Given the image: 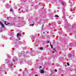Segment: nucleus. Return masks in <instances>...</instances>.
I'll return each instance as SVG.
<instances>
[{
	"mask_svg": "<svg viewBox=\"0 0 76 76\" xmlns=\"http://www.w3.org/2000/svg\"><path fill=\"white\" fill-rule=\"evenodd\" d=\"M0 24L1 25V26H2V28H4V25L3 23H2L1 22H0Z\"/></svg>",
	"mask_w": 76,
	"mask_h": 76,
	"instance_id": "obj_1",
	"label": "nucleus"
},
{
	"mask_svg": "<svg viewBox=\"0 0 76 76\" xmlns=\"http://www.w3.org/2000/svg\"><path fill=\"white\" fill-rule=\"evenodd\" d=\"M4 23L5 25H9V24H10V23H9L7 22L6 21H5Z\"/></svg>",
	"mask_w": 76,
	"mask_h": 76,
	"instance_id": "obj_2",
	"label": "nucleus"
},
{
	"mask_svg": "<svg viewBox=\"0 0 76 76\" xmlns=\"http://www.w3.org/2000/svg\"><path fill=\"white\" fill-rule=\"evenodd\" d=\"M17 36L18 37H19V36H21V33H18Z\"/></svg>",
	"mask_w": 76,
	"mask_h": 76,
	"instance_id": "obj_3",
	"label": "nucleus"
},
{
	"mask_svg": "<svg viewBox=\"0 0 76 76\" xmlns=\"http://www.w3.org/2000/svg\"><path fill=\"white\" fill-rule=\"evenodd\" d=\"M44 73V71L42 69L41 71V73Z\"/></svg>",
	"mask_w": 76,
	"mask_h": 76,
	"instance_id": "obj_4",
	"label": "nucleus"
},
{
	"mask_svg": "<svg viewBox=\"0 0 76 76\" xmlns=\"http://www.w3.org/2000/svg\"><path fill=\"white\" fill-rule=\"evenodd\" d=\"M29 25L30 26H34V23H33V24H30Z\"/></svg>",
	"mask_w": 76,
	"mask_h": 76,
	"instance_id": "obj_5",
	"label": "nucleus"
},
{
	"mask_svg": "<svg viewBox=\"0 0 76 76\" xmlns=\"http://www.w3.org/2000/svg\"><path fill=\"white\" fill-rule=\"evenodd\" d=\"M50 46H51V48H52V49H53V46L51 45V42H50Z\"/></svg>",
	"mask_w": 76,
	"mask_h": 76,
	"instance_id": "obj_6",
	"label": "nucleus"
},
{
	"mask_svg": "<svg viewBox=\"0 0 76 76\" xmlns=\"http://www.w3.org/2000/svg\"><path fill=\"white\" fill-rule=\"evenodd\" d=\"M10 11H11V12H13V9H12L10 8Z\"/></svg>",
	"mask_w": 76,
	"mask_h": 76,
	"instance_id": "obj_7",
	"label": "nucleus"
},
{
	"mask_svg": "<svg viewBox=\"0 0 76 76\" xmlns=\"http://www.w3.org/2000/svg\"><path fill=\"white\" fill-rule=\"evenodd\" d=\"M55 17H56L57 18H58V15H56L55 16Z\"/></svg>",
	"mask_w": 76,
	"mask_h": 76,
	"instance_id": "obj_8",
	"label": "nucleus"
},
{
	"mask_svg": "<svg viewBox=\"0 0 76 76\" xmlns=\"http://www.w3.org/2000/svg\"><path fill=\"white\" fill-rule=\"evenodd\" d=\"M67 65H68V66H70V64H69V63L68 62H67Z\"/></svg>",
	"mask_w": 76,
	"mask_h": 76,
	"instance_id": "obj_9",
	"label": "nucleus"
},
{
	"mask_svg": "<svg viewBox=\"0 0 76 76\" xmlns=\"http://www.w3.org/2000/svg\"><path fill=\"white\" fill-rule=\"evenodd\" d=\"M40 49L41 50H42L43 48H40Z\"/></svg>",
	"mask_w": 76,
	"mask_h": 76,
	"instance_id": "obj_10",
	"label": "nucleus"
},
{
	"mask_svg": "<svg viewBox=\"0 0 76 76\" xmlns=\"http://www.w3.org/2000/svg\"><path fill=\"white\" fill-rule=\"evenodd\" d=\"M3 31L1 30H0V32H2Z\"/></svg>",
	"mask_w": 76,
	"mask_h": 76,
	"instance_id": "obj_11",
	"label": "nucleus"
},
{
	"mask_svg": "<svg viewBox=\"0 0 76 76\" xmlns=\"http://www.w3.org/2000/svg\"><path fill=\"white\" fill-rule=\"evenodd\" d=\"M55 71L56 72H57V71L56 70V69H55Z\"/></svg>",
	"mask_w": 76,
	"mask_h": 76,
	"instance_id": "obj_12",
	"label": "nucleus"
},
{
	"mask_svg": "<svg viewBox=\"0 0 76 76\" xmlns=\"http://www.w3.org/2000/svg\"><path fill=\"white\" fill-rule=\"evenodd\" d=\"M48 43H49L50 42V41H48L47 42Z\"/></svg>",
	"mask_w": 76,
	"mask_h": 76,
	"instance_id": "obj_13",
	"label": "nucleus"
},
{
	"mask_svg": "<svg viewBox=\"0 0 76 76\" xmlns=\"http://www.w3.org/2000/svg\"><path fill=\"white\" fill-rule=\"evenodd\" d=\"M40 68H42V66H40Z\"/></svg>",
	"mask_w": 76,
	"mask_h": 76,
	"instance_id": "obj_14",
	"label": "nucleus"
},
{
	"mask_svg": "<svg viewBox=\"0 0 76 76\" xmlns=\"http://www.w3.org/2000/svg\"><path fill=\"white\" fill-rule=\"evenodd\" d=\"M35 76H38V75H35Z\"/></svg>",
	"mask_w": 76,
	"mask_h": 76,
	"instance_id": "obj_15",
	"label": "nucleus"
},
{
	"mask_svg": "<svg viewBox=\"0 0 76 76\" xmlns=\"http://www.w3.org/2000/svg\"><path fill=\"white\" fill-rule=\"evenodd\" d=\"M62 4H63V5H64V3H63V2H62Z\"/></svg>",
	"mask_w": 76,
	"mask_h": 76,
	"instance_id": "obj_16",
	"label": "nucleus"
},
{
	"mask_svg": "<svg viewBox=\"0 0 76 76\" xmlns=\"http://www.w3.org/2000/svg\"><path fill=\"white\" fill-rule=\"evenodd\" d=\"M13 61L14 62V61H15V60H13Z\"/></svg>",
	"mask_w": 76,
	"mask_h": 76,
	"instance_id": "obj_17",
	"label": "nucleus"
},
{
	"mask_svg": "<svg viewBox=\"0 0 76 76\" xmlns=\"http://www.w3.org/2000/svg\"><path fill=\"white\" fill-rule=\"evenodd\" d=\"M7 19H8L9 18V17H7Z\"/></svg>",
	"mask_w": 76,
	"mask_h": 76,
	"instance_id": "obj_18",
	"label": "nucleus"
},
{
	"mask_svg": "<svg viewBox=\"0 0 76 76\" xmlns=\"http://www.w3.org/2000/svg\"><path fill=\"white\" fill-rule=\"evenodd\" d=\"M43 34H45V32H43Z\"/></svg>",
	"mask_w": 76,
	"mask_h": 76,
	"instance_id": "obj_19",
	"label": "nucleus"
},
{
	"mask_svg": "<svg viewBox=\"0 0 76 76\" xmlns=\"http://www.w3.org/2000/svg\"><path fill=\"white\" fill-rule=\"evenodd\" d=\"M12 25H11V26H12Z\"/></svg>",
	"mask_w": 76,
	"mask_h": 76,
	"instance_id": "obj_20",
	"label": "nucleus"
}]
</instances>
